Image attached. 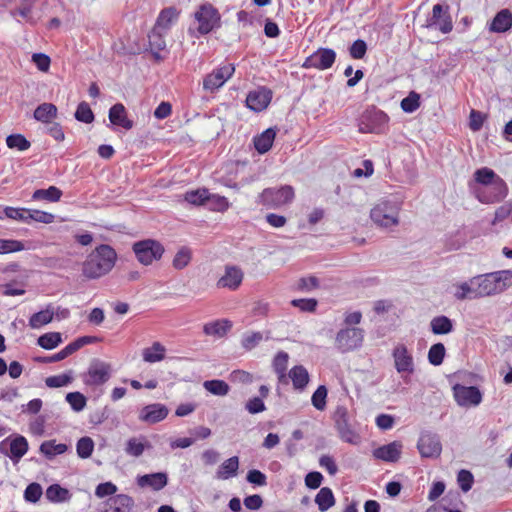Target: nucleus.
Here are the masks:
<instances>
[{
    "mask_svg": "<svg viewBox=\"0 0 512 512\" xmlns=\"http://www.w3.org/2000/svg\"><path fill=\"white\" fill-rule=\"evenodd\" d=\"M46 497L52 502H62L69 498V491L58 484H53L47 488Z\"/></svg>",
    "mask_w": 512,
    "mask_h": 512,
    "instance_id": "obj_45",
    "label": "nucleus"
},
{
    "mask_svg": "<svg viewBox=\"0 0 512 512\" xmlns=\"http://www.w3.org/2000/svg\"><path fill=\"white\" fill-rule=\"evenodd\" d=\"M430 327L436 335L449 334L453 330V322L447 316H436L431 320Z\"/></svg>",
    "mask_w": 512,
    "mask_h": 512,
    "instance_id": "obj_34",
    "label": "nucleus"
},
{
    "mask_svg": "<svg viewBox=\"0 0 512 512\" xmlns=\"http://www.w3.org/2000/svg\"><path fill=\"white\" fill-rule=\"evenodd\" d=\"M402 444L399 441H393L389 444L380 446L373 450V457L385 462H397L402 453Z\"/></svg>",
    "mask_w": 512,
    "mask_h": 512,
    "instance_id": "obj_20",
    "label": "nucleus"
},
{
    "mask_svg": "<svg viewBox=\"0 0 512 512\" xmlns=\"http://www.w3.org/2000/svg\"><path fill=\"white\" fill-rule=\"evenodd\" d=\"M62 342V337L59 332H49L41 335L37 343L40 347L51 350L57 347Z\"/></svg>",
    "mask_w": 512,
    "mask_h": 512,
    "instance_id": "obj_43",
    "label": "nucleus"
},
{
    "mask_svg": "<svg viewBox=\"0 0 512 512\" xmlns=\"http://www.w3.org/2000/svg\"><path fill=\"white\" fill-rule=\"evenodd\" d=\"M132 250L138 262L144 266L159 261L165 252L164 246L154 239L137 241L132 245Z\"/></svg>",
    "mask_w": 512,
    "mask_h": 512,
    "instance_id": "obj_3",
    "label": "nucleus"
},
{
    "mask_svg": "<svg viewBox=\"0 0 512 512\" xmlns=\"http://www.w3.org/2000/svg\"><path fill=\"white\" fill-rule=\"evenodd\" d=\"M275 137L276 131L273 128L266 129L264 132L254 138L255 149L260 154L268 152L273 145Z\"/></svg>",
    "mask_w": 512,
    "mask_h": 512,
    "instance_id": "obj_26",
    "label": "nucleus"
},
{
    "mask_svg": "<svg viewBox=\"0 0 512 512\" xmlns=\"http://www.w3.org/2000/svg\"><path fill=\"white\" fill-rule=\"evenodd\" d=\"M319 287V280L315 276L302 277L297 282V289L302 292H311Z\"/></svg>",
    "mask_w": 512,
    "mask_h": 512,
    "instance_id": "obj_61",
    "label": "nucleus"
},
{
    "mask_svg": "<svg viewBox=\"0 0 512 512\" xmlns=\"http://www.w3.org/2000/svg\"><path fill=\"white\" fill-rule=\"evenodd\" d=\"M399 209L394 202L382 201L372 208L370 217L376 225L389 228L398 224Z\"/></svg>",
    "mask_w": 512,
    "mask_h": 512,
    "instance_id": "obj_6",
    "label": "nucleus"
},
{
    "mask_svg": "<svg viewBox=\"0 0 512 512\" xmlns=\"http://www.w3.org/2000/svg\"><path fill=\"white\" fill-rule=\"evenodd\" d=\"M454 287V297L459 300L463 301L466 299H477L478 296H476V285L472 283V278L467 282H461L453 285Z\"/></svg>",
    "mask_w": 512,
    "mask_h": 512,
    "instance_id": "obj_29",
    "label": "nucleus"
},
{
    "mask_svg": "<svg viewBox=\"0 0 512 512\" xmlns=\"http://www.w3.org/2000/svg\"><path fill=\"white\" fill-rule=\"evenodd\" d=\"M77 454L80 458H89L94 450V442L90 437H82L76 445Z\"/></svg>",
    "mask_w": 512,
    "mask_h": 512,
    "instance_id": "obj_49",
    "label": "nucleus"
},
{
    "mask_svg": "<svg viewBox=\"0 0 512 512\" xmlns=\"http://www.w3.org/2000/svg\"><path fill=\"white\" fill-rule=\"evenodd\" d=\"M244 279L243 270L236 265H226L224 274L218 279L216 285L218 288H226L236 291Z\"/></svg>",
    "mask_w": 512,
    "mask_h": 512,
    "instance_id": "obj_15",
    "label": "nucleus"
},
{
    "mask_svg": "<svg viewBox=\"0 0 512 512\" xmlns=\"http://www.w3.org/2000/svg\"><path fill=\"white\" fill-rule=\"evenodd\" d=\"M367 44L364 40L358 39L349 47L350 56L353 59H362L366 55Z\"/></svg>",
    "mask_w": 512,
    "mask_h": 512,
    "instance_id": "obj_64",
    "label": "nucleus"
},
{
    "mask_svg": "<svg viewBox=\"0 0 512 512\" xmlns=\"http://www.w3.org/2000/svg\"><path fill=\"white\" fill-rule=\"evenodd\" d=\"M166 348L160 342H154L151 347L142 351V357L145 362H160L165 358Z\"/></svg>",
    "mask_w": 512,
    "mask_h": 512,
    "instance_id": "obj_32",
    "label": "nucleus"
},
{
    "mask_svg": "<svg viewBox=\"0 0 512 512\" xmlns=\"http://www.w3.org/2000/svg\"><path fill=\"white\" fill-rule=\"evenodd\" d=\"M168 415V409L160 403L150 404L142 408L139 419L143 422L154 424L162 421Z\"/></svg>",
    "mask_w": 512,
    "mask_h": 512,
    "instance_id": "obj_21",
    "label": "nucleus"
},
{
    "mask_svg": "<svg viewBox=\"0 0 512 512\" xmlns=\"http://www.w3.org/2000/svg\"><path fill=\"white\" fill-rule=\"evenodd\" d=\"M209 209L218 212H224L229 208V202L227 198L220 195H210L207 201Z\"/></svg>",
    "mask_w": 512,
    "mask_h": 512,
    "instance_id": "obj_58",
    "label": "nucleus"
},
{
    "mask_svg": "<svg viewBox=\"0 0 512 512\" xmlns=\"http://www.w3.org/2000/svg\"><path fill=\"white\" fill-rule=\"evenodd\" d=\"M473 177L475 182L481 185V187H487L500 176L496 174L492 169L488 167H482L474 172Z\"/></svg>",
    "mask_w": 512,
    "mask_h": 512,
    "instance_id": "obj_39",
    "label": "nucleus"
},
{
    "mask_svg": "<svg viewBox=\"0 0 512 512\" xmlns=\"http://www.w3.org/2000/svg\"><path fill=\"white\" fill-rule=\"evenodd\" d=\"M335 425L340 438L350 444H357L359 436L352 429L348 421L347 410L343 407L337 409L335 414Z\"/></svg>",
    "mask_w": 512,
    "mask_h": 512,
    "instance_id": "obj_14",
    "label": "nucleus"
},
{
    "mask_svg": "<svg viewBox=\"0 0 512 512\" xmlns=\"http://www.w3.org/2000/svg\"><path fill=\"white\" fill-rule=\"evenodd\" d=\"M112 375L111 364L94 359L91 361L87 371L83 374L82 379L85 385L90 387H98L104 385Z\"/></svg>",
    "mask_w": 512,
    "mask_h": 512,
    "instance_id": "obj_7",
    "label": "nucleus"
},
{
    "mask_svg": "<svg viewBox=\"0 0 512 512\" xmlns=\"http://www.w3.org/2000/svg\"><path fill=\"white\" fill-rule=\"evenodd\" d=\"M295 197L294 189L290 185L280 188H266L258 196V204L270 209H276L291 203Z\"/></svg>",
    "mask_w": 512,
    "mask_h": 512,
    "instance_id": "obj_4",
    "label": "nucleus"
},
{
    "mask_svg": "<svg viewBox=\"0 0 512 512\" xmlns=\"http://www.w3.org/2000/svg\"><path fill=\"white\" fill-rule=\"evenodd\" d=\"M508 194L506 182L499 177L487 187H479L475 190L476 198L484 204L502 201Z\"/></svg>",
    "mask_w": 512,
    "mask_h": 512,
    "instance_id": "obj_8",
    "label": "nucleus"
},
{
    "mask_svg": "<svg viewBox=\"0 0 512 512\" xmlns=\"http://www.w3.org/2000/svg\"><path fill=\"white\" fill-rule=\"evenodd\" d=\"M288 360H289V355L284 351L278 352L276 354V356L274 357L273 368H274L275 372L278 374L279 379H282L285 377Z\"/></svg>",
    "mask_w": 512,
    "mask_h": 512,
    "instance_id": "obj_51",
    "label": "nucleus"
},
{
    "mask_svg": "<svg viewBox=\"0 0 512 512\" xmlns=\"http://www.w3.org/2000/svg\"><path fill=\"white\" fill-rule=\"evenodd\" d=\"M203 386L208 392L217 396H225L229 392V385L223 380H207Z\"/></svg>",
    "mask_w": 512,
    "mask_h": 512,
    "instance_id": "obj_44",
    "label": "nucleus"
},
{
    "mask_svg": "<svg viewBox=\"0 0 512 512\" xmlns=\"http://www.w3.org/2000/svg\"><path fill=\"white\" fill-rule=\"evenodd\" d=\"M192 260V250L187 247H181L172 260V266L176 270H182L189 265Z\"/></svg>",
    "mask_w": 512,
    "mask_h": 512,
    "instance_id": "obj_42",
    "label": "nucleus"
},
{
    "mask_svg": "<svg viewBox=\"0 0 512 512\" xmlns=\"http://www.w3.org/2000/svg\"><path fill=\"white\" fill-rule=\"evenodd\" d=\"M327 388L324 385H320L313 393L311 402L312 405L319 411H323L326 408Z\"/></svg>",
    "mask_w": 512,
    "mask_h": 512,
    "instance_id": "obj_55",
    "label": "nucleus"
},
{
    "mask_svg": "<svg viewBox=\"0 0 512 512\" xmlns=\"http://www.w3.org/2000/svg\"><path fill=\"white\" fill-rule=\"evenodd\" d=\"M67 449L68 447L66 444H56L54 440L45 441L40 446V452L44 454L48 459H52L56 455L65 453Z\"/></svg>",
    "mask_w": 512,
    "mask_h": 512,
    "instance_id": "obj_41",
    "label": "nucleus"
},
{
    "mask_svg": "<svg viewBox=\"0 0 512 512\" xmlns=\"http://www.w3.org/2000/svg\"><path fill=\"white\" fill-rule=\"evenodd\" d=\"M454 398L459 406H478L482 402V393L475 386H463L456 384L453 387Z\"/></svg>",
    "mask_w": 512,
    "mask_h": 512,
    "instance_id": "obj_13",
    "label": "nucleus"
},
{
    "mask_svg": "<svg viewBox=\"0 0 512 512\" xmlns=\"http://www.w3.org/2000/svg\"><path fill=\"white\" fill-rule=\"evenodd\" d=\"M239 469V459L233 456L225 460L218 468L216 477L221 480H226L237 475Z\"/></svg>",
    "mask_w": 512,
    "mask_h": 512,
    "instance_id": "obj_30",
    "label": "nucleus"
},
{
    "mask_svg": "<svg viewBox=\"0 0 512 512\" xmlns=\"http://www.w3.org/2000/svg\"><path fill=\"white\" fill-rule=\"evenodd\" d=\"M417 449L423 458H438L442 452L439 436L430 431L421 432L417 442Z\"/></svg>",
    "mask_w": 512,
    "mask_h": 512,
    "instance_id": "obj_10",
    "label": "nucleus"
},
{
    "mask_svg": "<svg viewBox=\"0 0 512 512\" xmlns=\"http://www.w3.org/2000/svg\"><path fill=\"white\" fill-rule=\"evenodd\" d=\"M179 12L174 7H169L163 9L156 21L155 27L160 28L163 31H166L170 28L171 24L177 20Z\"/></svg>",
    "mask_w": 512,
    "mask_h": 512,
    "instance_id": "obj_33",
    "label": "nucleus"
},
{
    "mask_svg": "<svg viewBox=\"0 0 512 512\" xmlns=\"http://www.w3.org/2000/svg\"><path fill=\"white\" fill-rule=\"evenodd\" d=\"M77 350H79V345L74 344V342H71L58 353L50 357L43 358L40 361L44 363L58 362L72 355Z\"/></svg>",
    "mask_w": 512,
    "mask_h": 512,
    "instance_id": "obj_48",
    "label": "nucleus"
},
{
    "mask_svg": "<svg viewBox=\"0 0 512 512\" xmlns=\"http://www.w3.org/2000/svg\"><path fill=\"white\" fill-rule=\"evenodd\" d=\"M315 503L321 512H325L334 506L335 497L332 490L328 487L321 488L315 497Z\"/></svg>",
    "mask_w": 512,
    "mask_h": 512,
    "instance_id": "obj_35",
    "label": "nucleus"
},
{
    "mask_svg": "<svg viewBox=\"0 0 512 512\" xmlns=\"http://www.w3.org/2000/svg\"><path fill=\"white\" fill-rule=\"evenodd\" d=\"M457 482L463 492H468L474 482L473 474L468 470L462 469L457 475Z\"/></svg>",
    "mask_w": 512,
    "mask_h": 512,
    "instance_id": "obj_59",
    "label": "nucleus"
},
{
    "mask_svg": "<svg viewBox=\"0 0 512 512\" xmlns=\"http://www.w3.org/2000/svg\"><path fill=\"white\" fill-rule=\"evenodd\" d=\"M151 448L150 443L144 436L129 438L126 442L124 451L132 457H140L146 449Z\"/></svg>",
    "mask_w": 512,
    "mask_h": 512,
    "instance_id": "obj_25",
    "label": "nucleus"
},
{
    "mask_svg": "<svg viewBox=\"0 0 512 512\" xmlns=\"http://www.w3.org/2000/svg\"><path fill=\"white\" fill-rule=\"evenodd\" d=\"M263 340V334L261 332H252L245 334L242 338V346L246 350H252Z\"/></svg>",
    "mask_w": 512,
    "mask_h": 512,
    "instance_id": "obj_63",
    "label": "nucleus"
},
{
    "mask_svg": "<svg viewBox=\"0 0 512 512\" xmlns=\"http://www.w3.org/2000/svg\"><path fill=\"white\" fill-rule=\"evenodd\" d=\"M336 60V52L330 48H319L310 56H308L304 63L303 68L327 70L333 66Z\"/></svg>",
    "mask_w": 512,
    "mask_h": 512,
    "instance_id": "obj_11",
    "label": "nucleus"
},
{
    "mask_svg": "<svg viewBox=\"0 0 512 512\" xmlns=\"http://www.w3.org/2000/svg\"><path fill=\"white\" fill-rule=\"evenodd\" d=\"M42 495V487L38 483L29 484L24 492V498L26 501L36 503Z\"/></svg>",
    "mask_w": 512,
    "mask_h": 512,
    "instance_id": "obj_62",
    "label": "nucleus"
},
{
    "mask_svg": "<svg viewBox=\"0 0 512 512\" xmlns=\"http://www.w3.org/2000/svg\"><path fill=\"white\" fill-rule=\"evenodd\" d=\"M291 305L302 312H314L317 308L318 302L314 298L294 299L291 301Z\"/></svg>",
    "mask_w": 512,
    "mask_h": 512,
    "instance_id": "obj_60",
    "label": "nucleus"
},
{
    "mask_svg": "<svg viewBox=\"0 0 512 512\" xmlns=\"http://www.w3.org/2000/svg\"><path fill=\"white\" fill-rule=\"evenodd\" d=\"M512 27V12L509 9L500 10L489 25V30L494 33H504Z\"/></svg>",
    "mask_w": 512,
    "mask_h": 512,
    "instance_id": "obj_23",
    "label": "nucleus"
},
{
    "mask_svg": "<svg viewBox=\"0 0 512 512\" xmlns=\"http://www.w3.org/2000/svg\"><path fill=\"white\" fill-rule=\"evenodd\" d=\"M54 317V308L48 305L46 309L34 313L29 319V326L32 329H38L50 323Z\"/></svg>",
    "mask_w": 512,
    "mask_h": 512,
    "instance_id": "obj_31",
    "label": "nucleus"
},
{
    "mask_svg": "<svg viewBox=\"0 0 512 512\" xmlns=\"http://www.w3.org/2000/svg\"><path fill=\"white\" fill-rule=\"evenodd\" d=\"M289 377L292 380L294 389L299 391H303L309 383V373L302 365L294 366L289 371Z\"/></svg>",
    "mask_w": 512,
    "mask_h": 512,
    "instance_id": "obj_27",
    "label": "nucleus"
},
{
    "mask_svg": "<svg viewBox=\"0 0 512 512\" xmlns=\"http://www.w3.org/2000/svg\"><path fill=\"white\" fill-rule=\"evenodd\" d=\"M478 298L502 293L512 285V272L508 270L487 273L472 278Z\"/></svg>",
    "mask_w": 512,
    "mask_h": 512,
    "instance_id": "obj_2",
    "label": "nucleus"
},
{
    "mask_svg": "<svg viewBox=\"0 0 512 512\" xmlns=\"http://www.w3.org/2000/svg\"><path fill=\"white\" fill-rule=\"evenodd\" d=\"M117 253L108 244H101L93 249L82 263V275L89 280L107 275L115 266Z\"/></svg>",
    "mask_w": 512,
    "mask_h": 512,
    "instance_id": "obj_1",
    "label": "nucleus"
},
{
    "mask_svg": "<svg viewBox=\"0 0 512 512\" xmlns=\"http://www.w3.org/2000/svg\"><path fill=\"white\" fill-rule=\"evenodd\" d=\"M6 144L10 149L25 151L30 147V142L21 134H12L6 138Z\"/></svg>",
    "mask_w": 512,
    "mask_h": 512,
    "instance_id": "obj_52",
    "label": "nucleus"
},
{
    "mask_svg": "<svg viewBox=\"0 0 512 512\" xmlns=\"http://www.w3.org/2000/svg\"><path fill=\"white\" fill-rule=\"evenodd\" d=\"M389 122V117L376 107L366 109L359 118V131L362 133H383Z\"/></svg>",
    "mask_w": 512,
    "mask_h": 512,
    "instance_id": "obj_5",
    "label": "nucleus"
},
{
    "mask_svg": "<svg viewBox=\"0 0 512 512\" xmlns=\"http://www.w3.org/2000/svg\"><path fill=\"white\" fill-rule=\"evenodd\" d=\"M166 31L161 30L158 27H153L152 31L148 35L149 45L151 50L157 55L160 51L166 47L165 34Z\"/></svg>",
    "mask_w": 512,
    "mask_h": 512,
    "instance_id": "obj_36",
    "label": "nucleus"
},
{
    "mask_svg": "<svg viewBox=\"0 0 512 512\" xmlns=\"http://www.w3.org/2000/svg\"><path fill=\"white\" fill-rule=\"evenodd\" d=\"M231 327L232 323L229 320H216L206 323L203 327V332L206 335L221 338L227 334Z\"/></svg>",
    "mask_w": 512,
    "mask_h": 512,
    "instance_id": "obj_28",
    "label": "nucleus"
},
{
    "mask_svg": "<svg viewBox=\"0 0 512 512\" xmlns=\"http://www.w3.org/2000/svg\"><path fill=\"white\" fill-rule=\"evenodd\" d=\"M109 120L113 125L120 126L126 130L133 127V121L127 118V112L123 104L117 103L109 110Z\"/></svg>",
    "mask_w": 512,
    "mask_h": 512,
    "instance_id": "obj_24",
    "label": "nucleus"
},
{
    "mask_svg": "<svg viewBox=\"0 0 512 512\" xmlns=\"http://www.w3.org/2000/svg\"><path fill=\"white\" fill-rule=\"evenodd\" d=\"M168 483V476L164 472L145 474L137 477V484L141 488L150 487L155 491L163 489Z\"/></svg>",
    "mask_w": 512,
    "mask_h": 512,
    "instance_id": "obj_22",
    "label": "nucleus"
},
{
    "mask_svg": "<svg viewBox=\"0 0 512 512\" xmlns=\"http://www.w3.org/2000/svg\"><path fill=\"white\" fill-rule=\"evenodd\" d=\"M195 19L199 23V33L208 34L218 24L220 15L212 5L204 4L201 5L199 10L195 13Z\"/></svg>",
    "mask_w": 512,
    "mask_h": 512,
    "instance_id": "obj_12",
    "label": "nucleus"
},
{
    "mask_svg": "<svg viewBox=\"0 0 512 512\" xmlns=\"http://www.w3.org/2000/svg\"><path fill=\"white\" fill-rule=\"evenodd\" d=\"M445 346L442 343L433 344L428 351V360L430 364L439 366L445 357Z\"/></svg>",
    "mask_w": 512,
    "mask_h": 512,
    "instance_id": "obj_47",
    "label": "nucleus"
},
{
    "mask_svg": "<svg viewBox=\"0 0 512 512\" xmlns=\"http://www.w3.org/2000/svg\"><path fill=\"white\" fill-rule=\"evenodd\" d=\"M401 108L406 113H412L416 111L420 106V96L416 92L412 91L407 97L402 99Z\"/></svg>",
    "mask_w": 512,
    "mask_h": 512,
    "instance_id": "obj_54",
    "label": "nucleus"
},
{
    "mask_svg": "<svg viewBox=\"0 0 512 512\" xmlns=\"http://www.w3.org/2000/svg\"><path fill=\"white\" fill-rule=\"evenodd\" d=\"M72 380H73V377L70 372V373H64V374L47 377L45 379V384L49 388H60V387L67 386L68 384H70L72 382Z\"/></svg>",
    "mask_w": 512,
    "mask_h": 512,
    "instance_id": "obj_50",
    "label": "nucleus"
},
{
    "mask_svg": "<svg viewBox=\"0 0 512 512\" xmlns=\"http://www.w3.org/2000/svg\"><path fill=\"white\" fill-rule=\"evenodd\" d=\"M394 367L400 374L414 372V360L412 354L404 344H398L392 351Z\"/></svg>",
    "mask_w": 512,
    "mask_h": 512,
    "instance_id": "obj_16",
    "label": "nucleus"
},
{
    "mask_svg": "<svg viewBox=\"0 0 512 512\" xmlns=\"http://www.w3.org/2000/svg\"><path fill=\"white\" fill-rule=\"evenodd\" d=\"M61 196H62V191L59 188H57L55 186H50L47 189L35 190L32 195V199L33 200H45L48 202H57L60 200Z\"/></svg>",
    "mask_w": 512,
    "mask_h": 512,
    "instance_id": "obj_40",
    "label": "nucleus"
},
{
    "mask_svg": "<svg viewBox=\"0 0 512 512\" xmlns=\"http://www.w3.org/2000/svg\"><path fill=\"white\" fill-rule=\"evenodd\" d=\"M28 451V442L25 437L17 436L10 443V458L19 461Z\"/></svg>",
    "mask_w": 512,
    "mask_h": 512,
    "instance_id": "obj_38",
    "label": "nucleus"
},
{
    "mask_svg": "<svg viewBox=\"0 0 512 512\" xmlns=\"http://www.w3.org/2000/svg\"><path fill=\"white\" fill-rule=\"evenodd\" d=\"M364 339V331L361 328L341 329L335 338V345L341 352H349L359 348Z\"/></svg>",
    "mask_w": 512,
    "mask_h": 512,
    "instance_id": "obj_9",
    "label": "nucleus"
},
{
    "mask_svg": "<svg viewBox=\"0 0 512 512\" xmlns=\"http://www.w3.org/2000/svg\"><path fill=\"white\" fill-rule=\"evenodd\" d=\"M234 71L235 67L232 64L214 70L204 78L203 88L210 91L220 88L233 75Z\"/></svg>",
    "mask_w": 512,
    "mask_h": 512,
    "instance_id": "obj_17",
    "label": "nucleus"
},
{
    "mask_svg": "<svg viewBox=\"0 0 512 512\" xmlns=\"http://www.w3.org/2000/svg\"><path fill=\"white\" fill-rule=\"evenodd\" d=\"M272 99V91L266 87H260L250 91L246 98V105L253 111L260 112L268 107Z\"/></svg>",
    "mask_w": 512,
    "mask_h": 512,
    "instance_id": "obj_19",
    "label": "nucleus"
},
{
    "mask_svg": "<svg viewBox=\"0 0 512 512\" xmlns=\"http://www.w3.org/2000/svg\"><path fill=\"white\" fill-rule=\"evenodd\" d=\"M428 25L438 28L442 33H449L453 28V24L448 7L442 4H435L432 9V15L428 20Z\"/></svg>",
    "mask_w": 512,
    "mask_h": 512,
    "instance_id": "obj_18",
    "label": "nucleus"
},
{
    "mask_svg": "<svg viewBox=\"0 0 512 512\" xmlns=\"http://www.w3.org/2000/svg\"><path fill=\"white\" fill-rule=\"evenodd\" d=\"M66 401L70 404L71 408L76 411H82L86 406V398L80 392H70L66 395Z\"/></svg>",
    "mask_w": 512,
    "mask_h": 512,
    "instance_id": "obj_57",
    "label": "nucleus"
},
{
    "mask_svg": "<svg viewBox=\"0 0 512 512\" xmlns=\"http://www.w3.org/2000/svg\"><path fill=\"white\" fill-rule=\"evenodd\" d=\"M75 118L83 123L90 124L94 120V114L86 102H81L77 106L76 112H75Z\"/></svg>",
    "mask_w": 512,
    "mask_h": 512,
    "instance_id": "obj_53",
    "label": "nucleus"
},
{
    "mask_svg": "<svg viewBox=\"0 0 512 512\" xmlns=\"http://www.w3.org/2000/svg\"><path fill=\"white\" fill-rule=\"evenodd\" d=\"M24 249V244L19 240L0 239V254L19 252Z\"/></svg>",
    "mask_w": 512,
    "mask_h": 512,
    "instance_id": "obj_56",
    "label": "nucleus"
},
{
    "mask_svg": "<svg viewBox=\"0 0 512 512\" xmlns=\"http://www.w3.org/2000/svg\"><path fill=\"white\" fill-rule=\"evenodd\" d=\"M57 116V107L52 103H43L34 111V118L38 121L48 123Z\"/></svg>",
    "mask_w": 512,
    "mask_h": 512,
    "instance_id": "obj_37",
    "label": "nucleus"
},
{
    "mask_svg": "<svg viewBox=\"0 0 512 512\" xmlns=\"http://www.w3.org/2000/svg\"><path fill=\"white\" fill-rule=\"evenodd\" d=\"M185 200L193 205H203L209 199V191L207 189L191 190L185 193Z\"/></svg>",
    "mask_w": 512,
    "mask_h": 512,
    "instance_id": "obj_46",
    "label": "nucleus"
}]
</instances>
